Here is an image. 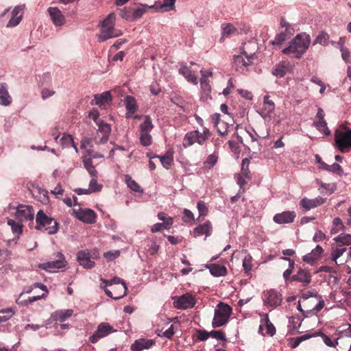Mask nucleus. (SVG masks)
Returning a JSON list of instances; mask_svg holds the SVG:
<instances>
[{
	"instance_id": "79ce46f5",
	"label": "nucleus",
	"mask_w": 351,
	"mask_h": 351,
	"mask_svg": "<svg viewBox=\"0 0 351 351\" xmlns=\"http://www.w3.org/2000/svg\"><path fill=\"white\" fill-rule=\"evenodd\" d=\"M97 125H98L99 128L97 133V136H99V134L110 135L111 132V128L110 124L104 123L102 121H99V122H97Z\"/></svg>"
},
{
	"instance_id": "9b49d317",
	"label": "nucleus",
	"mask_w": 351,
	"mask_h": 351,
	"mask_svg": "<svg viewBox=\"0 0 351 351\" xmlns=\"http://www.w3.org/2000/svg\"><path fill=\"white\" fill-rule=\"evenodd\" d=\"M15 216L19 222H33L34 211L32 206L27 205H20L17 207Z\"/></svg>"
},
{
	"instance_id": "6e6552de",
	"label": "nucleus",
	"mask_w": 351,
	"mask_h": 351,
	"mask_svg": "<svg viewBox=\"0 0 351 351\" xmlns=\"http://www.w3.org/2000/svg\"><path fill=\"white\" fill-rule=\"evenodd\" d=\"M99 258V252L96 249L80 250L77 254L79 264L85 269H91L95 266V260Z\"/></svg>"
},
{
	"instance_id": "7c9ffc66",
	"label": "nucleus",
	"mask_w": 351,
	"mask_h": 351,
	"mask_svg": "<svg viewBox=\"0 0 351 351\" xmlns=\"http://www.w3.org/2000/svg\"><path fill=\"white\" fill-rule=\"evenodd\" d=\"M275 108L274 103L269 99V95H265L264 97V101H263V116H267L270 117L271 114L274 112Z\"/></svg>"
},
{
	"instance_id": "2eb2a0df",
	"label": "nucleus",
	"mask_w": 351,
	"mask_h": 351,
	"mask_svg": "<svg viewBox=\"0 0 351 351\" xmlns=\"http://www.w3.org/2000/svg\"><path fill=\"white\" fill-rule=\"evenodd\" d=\"M47 12L55 26L60 27L65 24L66 19L57 7H49Z\"/></svg>"
},
{
	"instance_id": "aec40b11",
	"label": "nucleus",
	"mask_w": 351,
	"mask_h": 351,
	"mask_svg": "<svg viewBox=\"0 0 351 351\" xmlns=\"http://www.w3.org/2000/svg\"><path fill=\"white\" fill-rule=\"evenodd\" d=\"M125 106L127 110L125 117L127 119L132 118L138 109L136 99L130 95H128L125 99Z\"/></svg>"
},
{
	"instance_id": "338daca9",
	"label": "nucleus",
	"mask_w": 351,
	"mask_h": 351,
	"mask_svg": "<svg viewBox=\"0 0 351 351\" xmlns=\"http://www.w3.org/2000/svg\"><path fill=\"white\" fill-rule=\"evenodd\" d=\"M175 334V330L173 328V325H171L169 329L162 332V334H158L160 337H165L169 339H171L173 336Z\"/></svg>"
},
{
	"instance_id": "f704fd0d",
	"label": "nucleus",
	"mask_w": 351,
	"mask_h": 351,
	"mask_svg": "<svg viewBox=\"0 0 351 351\" xmlns=\"http://www.w3.org/2000/svg\"><path fill=\"white\" fill-rule=\"evenodd\" d=\"M125 182L132 191L134 192H143V189L141 186L134 180L130 175H125Z\"/></svg>"
},
{
	"instance_id": "1a4fd4ad",
	"label": "nucleus",
	"mask_w": 351,
	"mask_h": 351,
	"mask_svg": "<svg viewBox=\"0 0 351 351\" xmlns=\"http://www.w3.org/2000/svg\"><path fill=\"white\" fill-rule=\"evenodd\" d=\"M334 136L335 145L341 152L343 153L346 149L351 148V130L343 131L337 129Z\"/></svg>"
},
{
	"instance_id": "c03bdc74",
	"label": "nucleus",
	"mask_w": 351,
	"mask_h": 351,
	"mask_svg": "<svg viewBox=\"0 0 351 351\" xmlns=\"http://www.w3.org/2000/svg\"><path fill=\"white\" fill-rule=\"evenodd\" d=\"M313 125L325 135H328L330 134V130L327 127V123L325 120H317L313 122Z\"/></svg>"
},
{
	"instance_id": "0e129e2a",
	"label": "nucleus",
	"mask_w": 351,
	"mask_h": 351,
	"mask_svg": "<svg viewBox=\"0 0 351 351\" xmlns=\"http://www.w3.org/2000/svg\"><path fill=\"white\" fill-rule=\"evenodd\" d=\"M327 171L332 172L338 175H341L343 173V169L339 164L334 163L332 165H328V169Z\"/></svg>"
},
{
	"instance_id": "dca6fc26",
	"label": "nucleus",
	"mask_w": 351,
	"mask_h": 351,
	"mask_svg": "<svg viewBox=\"0 0 351 351\" xmlns=\"http://www.w3.org/2000/svg\"><path fill=\"white\" fill-rule=\"evenodd\" d=\"M75 213L76 217L84 223L92 224L96 221V213L90 208L81 209Z\"/></svg>"
},
{
	"instance_id": "39448f33",
	"label": "nucleus",
	"mask_w": 351,
	"mask_h": 351,
	"mask_svg": "<svg viewBox=\"0 0 351 351\" xmlns=\"http://www.w3.org/2000/svg\"><path fill=\"white\" fill-rule=\"evenodd\" d=\"M36 229L45 230L49 234H56L58 230V223L53 219L47 216L43 210H40L36 216Z\"/></svg>"
},
{
	"instance_id": "a19ab883",
	"label": "nucleus",
	"mask_w": 351,
	"mask_h": 351,
	"mask_svg": "<svg viewBox=\"0 0 351 351\" xmlns=\"http://www.w3.org/2000/svg\"><path fill=\"white\" fill-rule=\"evenodd\" d=\"M154 125L149 116H145L143 123L140 125L141 132H150L153 129Z\"/></svg>"
},
{
	"instance_id": "5701e85b",
	"label": "nucleus",
	"mask_w": 351,
	"mask_h": 351,
	"mask_svg": "<svg viewBox=\"0 0 351 351\" xmlns=\"http://www.w3.org/2000/svg\"><path fill=\"white\" fill-rule=\"evenodd\" d=\"M155 344L153 339H139L134 341L131 346L132 351H142L145 349H149Z\"/></svg>"
},
{
	"instance_id": "49530a36",
	"label": "nucleus",
	"mask_w": 351,
	"mask_h": 351,
	"mask_svg": "<svg viewBox=\"0 0 351 351\" xmlns=\"http://www.w3.org/2000/svg\"><path fill=\"white\" fill-rule=\"evenodd\" d=\"M249 165H250V160L247 158L242 160V164H241V173L245 176V178H247V180L251 179L250 176V171L249 170Z\"/></svg>"
},
{
	"instance_id": "20e7f679",
	"label": "nucleus",
	"mask_w": 351,
	"mask_h": 351,
	"mask_svg": "<svg viewBox=\"0 0 351 351\" xmlns=\"http://www.w3.org/2000/svg\"><path fill=\"white\" fill-rule=\"evenodd\" d=\"M246 45H244L243 51L240 55H234L233 59V65L237 71L245 74L248 71V67L253 64L255 59V53H247L246 51Z\"/></svg>"
},
{
	"instance_id": "ddd939ff",
	"label": "nucleus",
	"mask_w": 351,
	"mask_h": 351,
	"mask_svg": "<svg viewBox=\"0 0 351 351\" xmlns=\"http://www.w3.org/2000/svg\"><path fill=\"white\" fill-rule=\"evenodd\" d=\"M58 258L56 261H51L47 263H44L39 265V268L46 270L49 272H53L56 269H61L65 267L66 261L64 260V255L58 252L56 255Z\"/></svg>"
},
{
	"instance_id": "cd10ccee",
	"label": "nucleus",
	"mask_w": 351,
	"mask_h": 351,
	"mask_svg": "<svg viewBox=\"0 0 351 351\" xmlns=\"http://www.w3.org/2000/svg\"><path fill=\"white\" fill-rule=\"evenodd\" d=\"M73 311L71 309L56 311L51 315L53 321L64 322L67 318L73 315Z\"/></svg>"
},
{
	"instance_id": "e2e57ef3",
	"label": "nucleus",
	"mask_w": 351,
	"mask_h": 351,
	"mask_svg": "<svg viewBox=\"0 0 351 351\" xmlns=\"http://www.w3.org/2000/svg\"><path fill=\"white\" fill-rule=\"evenodd\" d=\"M60 142L63 147H67L73 143V138L71 135H64L60 139Z\"/></svg>"
},
{
	"instance_id": "4be33fe9",
	"label": "nucleus",
	"mask_w": 351,
	"mask_h": 351,
	"mask_svg": "<svg viewBox=\"0 0 351 351\" xmlns=\"http://www.w3.org/2000/svg\"><path fill=\"white\" fill-rule=\"evenodd\" d=\"M261 325L259 326L258 332L263 335H265L263 332L264 327L266 328V333L269 336H274L276 333V328L273 324L269 321V317L267 314L264 315V317L261 320Z\"/></svg>"
},
{
	"instance_id": "3c124183",
	"label": "nucleus",
	"mask_w": 351,
	"mask_h": 351,
	"mask_svg": "<svg viewBox=\"0 0 351 351\" xmlns=\"http://www.w3.org/2000/svg\"><path fill=\"white\" fill-rule=\"evenodd\" d=\"M333 228L330 230V233L332 234H337L340 230H343L344 228L343 223L342 222V220L339 218L336 217L333 219Z\"/></svg>"
},
{
	"instance_id": "052dcab7",
	"label": "nucleus",
	"mask_w": 351,
	"mask_h": 351,
	"mask_svg": "<svg viewBox=\"0 0 351 351\" xmlns=\"http://www.w3.org/2000/svg\"><path fill=\"white\" fill-rule=\"evenodd\" d=\"M210 337L221 341H227L224 332L221 330H212L210 332Z\"/></svg>"
},
{
	"instance_id": "13d9d810",
	"label": "nucleus",
	"mask_w": 351,
	"mask_h": 351,
	"mask_svg": "<svg viewBox=\"0 0 351 351\" xmlns=\"http://www.w3.org/2000/svg\"><path fill=\"white\" fill-rule=\"evenodd\" d=\"M321 337L325 344L329 347L335 348L338 345L337 340L332 341L330 337L324 333H322Z\"/></svg>"
},
{
	"instance_id": "bb28decb",
	"label": "nucleus",
	"mask_w": 351,
	"mask_h": 351,
	"mask_svg": "<svg viewBox=\"0 0 351 351\" xmlns=\"http://www.w3.org/2000/svg\"><path fill=\"white\" fill-rule=\"evenodd\" d=\"M179 73L183 75L188 82H191L194 84H197V77L189 67L186 65H181L178 70Z\"/></svg>"
},
{
	"instance_id": "de8ad7c7",
	"label": "nucleus",
	"mask_w": 351,
	"mask_h": 351,
	"mask_svg": "<svg viewBox=\"0 0 351 351\" xmlns=\"http://www.w3.org/2000/svg\"><path fill=\"white\" fill-rule=\"evenodd\" d=\"M197 209H198V211L199 213L197 220L199 221H200L202 220V219H201L202 217L204 218L205 216H206L208 215V207L206 206L205 202L203 201H199L197 202Z\"/></svg>"
},
{
	"instance_id": "423d86ee",
	"label": "nucleus",
	"mask_w": 351,
	"mask_h": 351,
	"mask_svg": "<svg viewBox=\"0 0 351 351\" xmlns=\"http://www.w3.org/2000/svg\"><path fill=\"white\" fill-rule=\"evenodd\" d=\"M211 133L209 129L205 128L202 132L199 130H193L187 132L183 139L182 145L184 148L192 146L195 143L203 145L206 141L210 138Z\"/></svg>"
},
{
	"instance_id": "f257e3e1",
	"label": "nucleus",
	"mask_w": 351,
	"mask_h": 351,
	"mask_svg": "<svg viewBox=\"0 0 351 351\" xmlns=\"http://www.w3.org/2000/svg\"><path fill=\"white\" fill-rule=\"evenodd\" d=\"M310 36L306 34H298L282 53L291 58H300L310 45Z\"/></svg>"
},
{
	"instance_id": "603ef678",
	"label": "nucleus",
	"mask_w": 351,
	"mask_h": 351,
	"mask_svg": "<svg viewBox=\"0 0 351 351\" xmlns=\"http://www.w3.org/2000/svg\"><path fill=\"white\" fill-rule=\"evenodd\" d=\"M97 178L98 177H92L89 182V190L91 193L99 192L102 189V184L97 183Z\"/></svg>"
},
{
	"instance_id": "b1692460",
	"label": "nucleus",
	"mask_w": 351,
	"mask_h": 351,
	"mask_svg": "<svg viewBox=\"0 0 351 351\" xmlns=\"http://www.w3.org/2000/svg\"><path fill=\"white\" fill-rule=\"evenodd\" d=\"M213 226L210 221H206L193 229L194 237H199L205 234L206 237L211 235Z\"/></svg>"
},
{
	"instance_id": "a211bd4d",
	"label": "nucleus",
	"mask_w": 351,
	"mask_h": 351,
	"mask_svg": "<svg viewBox=\"0 0 351 351\" xmlns=\"http://www.w3.org/2000/svg\"><path fill=\"white\" fill-rule=\"evenodd\" d=\"M296 213L294 211H284L276 214L273 217V220L278 224L290 223L294 221Z\"/></svg>"
},
{
	"instance_id": "4468645a",
	"label": "nucleus",
	"mask_w": 351,
	"mask_h": 351,
	"mask_svg": "<svg viewBox=\"0 0 351 351\" xmlns=\"http://www.w3.org/2000/svg\"><path fill=\"white\" fill-rule=\"evenodd\" d=\"M282 300V295L274 289H270L264 292V303L271 307L280 305Z\"/></svg>"
},
{
	"instance_id": "e433bc0d",
	"label": "nucleus",
	"mask_w": 351,
	"mask_h": 351,
	"mask_svg": "<svg viewBox=\"0 0 351 351\" xmlns=\"http://www.w3.org/2000/svg\"><path fill=\"white\" fill-rule=\"evenodd\" d=\"M346 251V248L343 247H339V244H337L336 246L334 245H332V260L337 264V260L343 255V254Z\"/></svg>"
},
{
	"instance_id": "6e6d98bb",
	"label": "nucleus",
	"mask_w": 351,
	"mask_h": 351,
	"mask_svg": "<svg viewBox=\"0 0 351 351\" xmlns=\"http://www.w3.org/2000/svg\"><path fill=\"white\" fill-rule=\"evenodd\" d=\"M197 340L199 341H204L210 337V332L205 330L198 329L196 330Z\"/></svg>"
},
{
	"instance_id": "bf43d9fd",
	"label": "nucleus",
	"mask_w": 351,
	"mask_h": 351,
	"mask_svg": "<svg viewBox=\"0 0 351 351\" xmlns=\"http://www.w3.org/2000/svg\"><path fill=\"white\" fill-rule=\"evenodd\" d=\"M176 1V0H163L164 3L160 6V8L164 11L174 10Z\"/></svg>"
},
{
	"instance_id": "4d7b16f0",
	"label": "nucleus",
	"mask_w": 351,
	"mask_h": 351,
	"mask_svg": "<svg viewBox=\"0 0 351 351\" xmlns=\"http://www.w3.org/2000/svg\"><path fill=\"white\" fill-rule=\"evenodd\" d=\"M339 44L341 45V57L346 62H348L350 61V55L348 49L343 47L342 43V38H340Z\"/></svg>"
},
{
	"instance_id": "7ed1b4c3",
	"label": "nucleus",
	"mask_w": 351,
	"mask_h": 351,
	"mask_svg": "<svg viewBox=\"0 0 351 351\" xmlns=\"http://www.w3.org/2000/svg\"><path fill=\"white\" fill-rule=\"evenodd\" d=\"M116 15L110 13L104 20L101 24L99 41L104 42L112 38H116L122 35V32L114 27Z\"/></svg>"
},
{
	"instance_id": "f8f14e48",
	"label": "nucleus",
	"mask_w": 351,
	"mask_h": 351,
	"mask_svg": "<svg viewBox=\"0 0 351 351\" xmlns=\"http://www.w3.org/2000/svg\"><path fill=\"white\" fill-rule=\"evenodd\" d=\"M115 331L116 330H114L108 323L102 322L99 324L96 331L90 337V341L95 343L97 342L99 339L105 337Z\"/></svg>"
},
{
	"instance_id": "5fc2aeb1",
	"label": "nucleus",
	"mask_w": 351,
	"mask_h": 351,
	"mask_svg": "<svg viewBox=\"0 0 351 351\" xmlns=\"http://www.w3.org/2000/svg\"><path fill=\"white\" fill-rule=\"evenodd\" d=\"M140 142L143 146L150 145L152 143V138L149 132H141Z\"/></svg>"
},
{
	"instance_id": "4c0bfd02",
	"label": "nucleus",
	"mask_w": 351,
	"mask_h": 351,
	"mask_svg": "<svg viewBox=\"0 0 351 351\" xmlns=\"http://www.w3.org/2000/svg\"><path fill=\"white\" fill-rule=\"evenodd\" d=\"M202 78L200 80V85L202 90L204 93L208 94L211 90V86L210 85V81L206 78V74L204 70H201Z\"/></svg>"
},
{
	"instance_id": "9d476101",
	"label": "nucleus",
	"mask_w": 351,
	"mask_h": 351,
	"mask_svg": "<svg viewBox=\"0 0 351 351\" xmlns=\"http://www.w3.org/2000/svg\"><path fill=\"white\" fill-rule=\"evenodd\" d=\"M196 298L190 293L173 298V306L177 309L192 308L196 304Z\"/></svg>"
},
{
	"instance_id": "ea45409f",
	"label": "nucleus",
	"mask_w": 351,
	"mask_h": 351,
	"mask_svg": "<svg viewBox=\"0 0 351 351\" xmlns=\"http://www.w3.org/2000/svg\"><path fill=\"white\" fill-rule=\"evenodd\" d=\"M134 5L124 8L121 10L120 16L127 21H134Z\"/></svg>"
},
{
	"instance_id": "f03ea898",
	"label": "nucleus",
	"mask_w": 351,
	"mask_h": 351,
	"mask_svg": "<svg viewBox=\"0 0 351 351\" xmlns=\"http://www.w3.org/2000/svg\"><path fill=\"white\" fill-rule=\"evenodd\" d=\"M101 281L104 284L101 287L108 297L114 300H119L126 295L128 288L125 283L122 282L119 278H114L110 280L101 278Z\"/></svg>"
},
{
	"instance_id": "864d4df0",
	"label": "nucleus",
	"mask_w": 351,
	"mask_h": 351,
	"mask_svg": "<svg viewBox=\"0 0 351 351\" xmlns=\"http://www.w3.org/2000/svg\"><path fill=\"white\" fill-rule=\"evenodd\" d=\"M8 224L11 226L12 230L14 233L20 234L23 232V226L21 222H17L13 219H8Z\"/></svg>"
},
{
	"instance_id": "680f3d73",
	"label": "nucleus",
	"mask_w": 351,
	"mask_h": 351,
	"mask_svg": "<svg viewBox=\"0 0 351 351\" xmlns=\"http://www.w3.org/2000/svg\"><path fill=\"white\" fill-rule=\"evenodd\" d=\"M287 38V35L285 33H280L277 34L275 38L271 41V43L274 45H280L282 44Z\"/></svg>"
},
{
	"instance_id": "f3484780",
	"label": "nucleus",
	"mask_w": 351,
	"mask_h": 351,
	"mask_svg": "<svg viewBox=\"0 0 351 351\" xmlns=\"http://www.w3.org/2000/svg\"><path fill=\"white\" fill-rule=\"evenodd\" d=\"M291 280L302 283L304 287H307L312 281V276L308 271L300 268L297 273L291 276Z\"/></svg>"
},
{
	"instance_id": "c9c22d12",
	"label": "nucleus",
	"mask_w": 351,
	"mask_h": 351,
	"mask_svg": "<svg viewBox=\"0 0 351 351\" xmlns=\"http://www.w3.org/2000/svg\"><path fill=\"white\" fill-rule=\"evenodd\" d=\"M82 162L84 168L91 177H98V171L93 165V160H90V158H88L83 160Z\"/></svg>"
},
{
	"instance_id": "774afa93",
	"label": "nucleus",
	"mask_w": 351,
	"mask_h": 351,
	"mask_svg": "<svg viewBox=\"0 0 351 351\" xmlns=\"http://www.w3.org/2000/svg\"><path fill=\"white\" fill-rule=\"evenodd\" d=\"M119 251H109L104 254V256L110 261H112L119 256Z\"/></svg>"
},
{
	"instance_id": "37998d69",
	"label": "nucleus",
	"mask_w": 351,
	"mask_h": 351,
	"mask_svg": "<svg viewBox=\"0 0 351 351\" xmlns=\"http://www.w3.org/2000/svg\"><path fill=\"white\" fill-rule=\"evenodd\" d=\"M171 102L180 108L184 112L188 110L187 103L180 96H174L171 98Z\"/></svg>"
},
{
	"instance_id": "09e8293b",
	"label": "nucleus",
	"mask_w": 351,
	"mask_h": 351,
	"mask_svg": "<svg viewBox=\"0 0 351 351\" xmlns=\"http://www.w3.org/2000/svg\"><path fill=\"white\" fill-rule=\"evenodd\" d=\"M134 14V20L141 18L146 12L147 7L143 5H134V11H132Z\"/></svg>"
},
{
	"instance_id": "58836bf2",
	"label": "nucleus",
	"mask_w": 351,
	"mask_h": 351,
	"mask_svg": "<svg viewBox=\"0 0 351 351\" xmlns=\"http://www.w3.org/2000/svg\"><path fill=\"white\" fill-rule=\"evenodd\" d=\"M287 71V68L284 63H279L276 65L272 71V74L278 77H284Z\"/></svg>"
},
{
	"instance_id": "69168bd1",
	"label": "nucleus",
	"mask_w": 351,
	"mask_h": 351,
	"mask_svg": "<svg viewBox=\"0 0 351 351\" xmlns=\"http://www.w3.org/2000/svg\"><path fill=\"white\" fill-rule=\"evenodd\" d=\"M243 267L245 272H249L252 270V257L245 256L243 260Z\"/></svg>"
},
{
	"instance_id": "8fccbe9b",
	"label": "nucleus",
	"mask_w": 351,
	"mask_h": 351,
	"mask_svg": "<svg viewBox=\"0 0 351 351\" xmlns=\"http://www.w3.org/2000/svg\"><path fill=\"white\" fill-rule=\"evenodd\" d=\"M237 31V29L232 24H225L222 26V37H228Z\"/></svg>"
},
{
	"instance_id": "c756f323",
	"label": "nucleus",
	"mask_w": 351,
	"mask_h": 351,
	"mask_svg": "<svg viewBox=\"0 0 351 351\" xmlns=\"http://www.w3.org/2000/svg\"><path fill=\"white\" fill-rule=\"evenodd\" d=\"M160 158V160L161 162L162 165L164 168L169 169H170L173 162V152L171 151H167L165 155L159 156H155L154 157H151L150 158Z\"/></svg>"
},
{
	"instance_id": "412c9836",
	"label": "nucleus",
	"mask_w": 351,
	"mask_h": 351,
	"mask_svg": "<svg viewBox=\"0 0 351 351\" xmlns=\"http://www.w3.org/2000/svg\"><path fill=\"white\" fill-rule=\"evenodd\" d=\"M24 5L16 6L12 12V17L7 24V27H15L19 24L23 17Z\"/></svg>"
},
{
	"instance_id": "473e14b6",
	"label": "nucleus",
	"mask_w": 351,
	"mask_h": 351,
	"mask_svg": "<svg viewBox=\"0 0 351 351\" xmlns=\"http://www.w3.org/2000/svg\"><path fill=\"white\" fill-rule=\"evenodd\" d=\"M219 158V150L215 149L213 154L208 155L206 159V160L204 162V165L207 168H211L214 167Z\"/></svg>"
},
{
	"instance_id": "0eeeda50",
	"label": "nucleus",
	"mask_w": 351,
	"mask_h": 351,
	"mask_svg": "<svg viewBox=\"0 0 351 351\" xmlns=\"http://www.w3.org/2000/svg\"><path fill=\"white\" fill-rule=\"evenodd\" d=\"M232 313V308L222 302L218 304L217 308L215 311L214 317L212 322L213 328H218L224 326L229 320Z\"/></svg>"
},
{
	"instance_id": "6ab92c4d",
	"label": "nucleus",
	"mask_w": 351,
	"mask_h": 351,
	"mask_svg": "<svg viewBox=\"0 0 351 351\" xmlns=\"http://www.w3.org/2000/svg\"><path fill=\"white\" fill-rule=\"evenodd\" d=\"M326 199V198H323L319 196L315 199H308L304 197L300 200V205L306 210H309L317 207L318 206L322 205L325 203Z\"/></svg>"
},
{
	"instance_id": "a878e982",
	"label": "nucleus",
	"mask_w": 351,
	"mask_h": 351,
	"mask_svg": "<svg viewBox=\"0 0 351 351\" xmlns=\"http://www.w3.org/2000/svg\"><path fill=\"white\" fill-rule=\"evenodd\" d=\"M12 101V97L8 90L6 83H0V104L2 106H9Z\"/></svg>"
},
{
	"instance_id": "393cba45",
	"label": "nucleus",
	"mask_w": 351,
	"mask_h": 351,
	"mask_svg": "<svg viewBox=\"0 0 351 351\" xmlns=\"http://www.w3.org/2000/svg\"><path fill=\"white\" fill-rule=\"evenodd\" d=\"M323 252V248L320 245H317L316 247L313 250L311 253L304 255L302 257V260L307 263L313 264L314 262L317 261L321 257Z\"/></svg>"
},
{
	"instance_id": "72a5a7b5",
	"label": "nucleus",
	"mask_w": 351,
	"mask_h": 351,
	"mask_svg": "<svg viewBox=\"0 0 351 351\" xmlns=\"http://www.w3.org/2000/svg\"><path fill=\"white\" fill-rule=\"evenodd\" d=\"M334 241L339 244V247H343L344 245H351V234H340L335 238H334Z\"/></svg>"
},
{
	"instance_id": "c85d7f7f",
	"label": "nucleus",
	"mask_w": 351,
	"mask_h": 351,
	"mask_svg": "<svg viewBox=\"0 0 351 351\" xmlns=\"http://www.w3.org/2000/svg\"><path fill=\"white\" fill-rule=\"evenodd\" d=\"M111 100L112 97L109 91L95 95V104L99 106H105L106 104H109Z\"/></svg>"
},
{
	"instance_id": "a18cd8bd",
	"label": "nucleus",
	"mask_w": 351,
	"mask_h": 351,
	"mask_svg": "<svg viewBox=\"0 0 351 351\" xmlns=\"http://www.w3.org/2000/svg\"><path fill=\"white\" fill-rule=\"evenodd\" d=\"M329 35L324 32H320L316 37L314 44L319 43L323 46L328 45Z\"/></svg>"
},
{
	"instance_id": "2f4dec72",
	"label": "nucleus",
	"mask_w": 351,
	"mask_h": 351,
	"mask_svg": "<svg viewBox=\"0 0 351 351\" xmlns=\"http://www.w3.org/2000/svg\"><path fill=\"white\" fill-rule=\"evenodd\" d=\"M208 268L210 274L214 276H224L227 274V269L223 265L212 264L208 267Z\"/></svg>"
}]
</instances>
